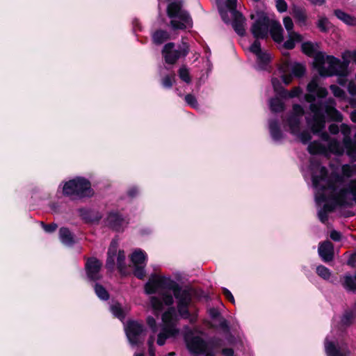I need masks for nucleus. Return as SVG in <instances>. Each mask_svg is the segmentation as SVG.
Here are the masks:
<instances>
[{
	"instance_id": "1",
	"label": "nucleus",
	"mask_w": 356,
	"mask_h": 356,
	"mask_svg": "<svg viewBox=\"0 0 356 356\" xmlns=\"http://www.w3.org/2000/svg\"><path fill=\"white\" fill-rule=\"evenodd\" d=\"M309 169L313 186L316 189L315 200L318 204L325 202L318 212L319 220L325 223L328 213L337 205H351L356 202V180L345 184L340 176L327 177V172L318 161L312 159Z\"/></svg>"
},
{
	"instance_id": "2",
	"label": "nucleus",
	"mask_w": 356,
	"mask_h": 356,
	"mask_svg": "<svg viewBox=\"0 0 356 356\" xmlns=\"http://www.w3.org/2000/svg\"><path fill=\"white\" fill-rule=\"evenodd\" d=\"M146 294H156L151 296L149 302L154 312L157 314L163 309V306H170L174 302L171 293L177 300V310L184 318L189 317L188 307L191 296L188 291L182 289L179 284L170 277L154 274L150 276L145 285Z\"/></svg>"
},
{
	"instance_id": "3",
	"label": "nucleus",
	"mask_w": 356,
	"mask_h": 356,
	"mask_svg": "<svg viewBox=\"0 0 356 356\" xmlns=\"http://www.w3.org/2000/svg\"><path fill=\"white\" fill-rule=\"evenodd\" d=\"M318 77H314L307 86V94L305 95V100L310 103L309 109L312 114V118L307 117L308 126L313 132H319L325 127V117L322 113L324 110L327 115L335 121H341V114L335 108L334 100L328 99L324 104L321 102L315 103L316 99L325 97L328 92L327 89L319 85Z\"/></svg>"
},
{
	"instance_id": "4",
	"label": "nucleus",
	"mask_w": 356,
	"mask_h": 356,
	"mask_svg": "<svg viewBox=\"0 0 356 356\" xmlns=\"http://www.w3.org/2000/svg\"><path fill=\"white\" fill-rule=\"evenodd\" d=\"M349 64L342 63L340 60L332 56H325L318 53L315 56L314 65L321 76H330L333 75L339 76V83L341 85L345 84L344 77L346 76V68Z\"/></svg>"
},
{
	"instance_id": "5",
	"label": "nucleus",
	"mask_w": 356,
	"mask_h": 356,
	"mask_svg": "<svg viewBox=\"0 0 356 356\" xmlns=\"http://www.w3.org/2000/svg\"><path fill=\"white\" fill-rule=\"evenodd\" d=\"M167 13L171 19L170 24L174 30L191 28L193 26L192 19L189 14L181 8L179 1L171 2L167 8Z\"/></svg>"
},
{
	"instance_id": "6",
	"label": "nucleus",
	"mask_w": 356,
	"mask_h": 356,
	"mask_svg": "<svg viewBox=\"0 0 356 356\" xmlns=\"http://www.w3.org/2000/svg\"><path fill=\"white\" fill-rule=\"evenodd\" d=\"M63 193L72 198L90 197L92 195L90 183L81 177L65 182L63 187Z\"/></svg>"
},
{
	"instance_id": "7",
	"label": "nucleus",
	"mask_w": 356,
	"mask_h": 356,
	"mask_svg": "<svg viewBox=\"0 0 356 356\" xmlns=\"http://www.w3.org/2000/svg\"><path fill=\"white\" fill-rule=\"evenodd\" d=\"M177 316L175 309L171 307L165 312L162 315L163 327L158 335L156 343L159 346H163L168 338L175 337L178 334L179 330L176 328Z\"/></svg>"
},
{
	"instance_id": "8",
	"label": "nucleus",
	"mask_w": 356,
	"mask_h": 356,
	"mask_svg": "<svg viewBox=\"0 0 356 356\" xmlns=\"http://www.w3.org/2000/svg\"><path fill=\"white\" fill-rule=\"evenodd\" d=\"M303 114L304 109L300 105H293L292 113L288 118L287 123L291 133L297 136L302 143H307L311 140L310 134L307 131H304L299 134L300 120Z\"/></svg>"
},
{
	"instance_id": "9",
	"label": "nucleus",
	"mask_w": 356,
	"mask_h": 356,
	"mask_svg": "<svg viewBox=\"0 0 356 356\" xmlns=\"http://www.w3.org/2000/svg\"><path fill=\"white\" fill-rule=\"evenodd\" d=\"M188 53V46L186 43L176 47L175 43L169 42L163 47L162 50L163 56L168 64H174L177 60L186 56Z\"/></svg>"
},
{
	"instance_id": "10",
	"label": "nucleus",
	"mask_w": 356,
	"mask_h": 356,
	"mask_svg": "<svg viewBox=\"0 0 356 356\" xmlns=\"http://www.w3.org/2000/svg\"><path fill=\"white\" fill-rule=\"evenodd\" d=\"M118 243L115 241H113L110 245L108 250V257L106 260V268L112 270L114 268L116 260V264L119 270L124 273L125 266L124 260L125 255L124 251H118L117 253Z\"/></svg>"
},
{
	"instance_id": "11",
	"label": "nucleus",
	"mask_w": 356,
	"mask_h": 356,
	"mask_svg": "<svg viewBox=\"0 0 356 356\" xmlns=\"http://www.w3.org/2000/svg\"><path fill=\"white\" fill-rule=\"evenodd\" d=\"M328 148L327 149L324 145L318 143L313 142L308 146V151L312 154H327V151L336 154H341L343 152V148L336 140H332L327 143Z\"/></svg>"
},
{
	"instance_id": "12",
	"label": "nucleus",
	"mask_w": 356,
	"mask_h": 356,
	"mask_svg": "<svg viewBox=\"0 0 356 356\" xmlns=\"http://www.w3.org/2000/svg\"><path fill=\"white\" fill-rule=\"evenodd\" d=\"M283 23L288 33V38L282 45L286 49H292L294 48L296 43L302 40V37L300 34L293 31V22L289 17H284Z\"/></svg>"
},
{
	"instance_id": "13",
	"label": "nucleus",
	"mask_w": 356,
	"mask_h": 356,
	"mask_svg": "<svg viewBox=\"0 0 356 356\" xmlns=\"http://www.w3.org/2000/svg\"><path fill=\"white\" fill-rule=\"evenodd\" d=\"M273 19L261 15L251 28V32L256 39L264 38L268 35Z\"/></svg>"
},
{
	"instance_id": "14",
	"label": "nucleus",
	"mask_w": 356,
	"mask_h": 356,
	"mask_svg": "<svg viewBox=\"0 0 356 356\" xmlns=\"http://www.w3.org/2000/svg\"><path fill=\"white\" fill-rule=\"evenodd\" d=\"M185 341L191 353L193 354L205 353V356H214L212 353L206 352L207 345L199 336L187 334Z\"/></svg>"
},
{
	"instance_id": "15",
	"label": "nucleus",
	"mask_w": 356,
	"mask_h": 356,
	"mask_svg": "<svg viewBox=\"0 0 356 356\" xmlns=\"http://www.w3.org/2000/svg\"><path fill=\"white\" fill-rule=\"evenodd\" d=\"M125 332L129 342L136 345L140 342L144 334L143 325L138 321H129L125 326Z\"/></svg>"
},
{
	"instance_id": "16",
	"label": "nucleus",
	"mask_w": 356,
	"mask_h": 356,
	"mask_svg": "<svg viewBox=\"0 0 356 356\" xmlns=\"http://www.w3.org/2000/svg\"><path fill=\"white\" fill-rule=\"evenodd\" d=\"M146 254L141 250H135L131 256V260L133 264L134 275L139 279H143L145 275V266L146 261Z\"/></svg>"
},
{
	"instance_id": "17",
	"label": "nucleus",
	"mask_w": 356,
	"mask_h": 356,
	"mask_svg": "<svg viewBox=\"0 0 356 356\" xmlns=\"http://www.w3.org/2000/svg\"><path fill=\"white\" fill-rule=\"evenodd\" d=\"M340 130L343 135V145L347 154L353 161H356V142L353 143L350 139V129L343 124Z\"/></svg>"
},
{
	"instance_id": "18",
	"label": "nucleus",
	"mask_w": 356,
	"mask_h": 356,
	"mask_svg": "<svg viewBox=\"0 0 356 356\" xmlns=\"http://www.w3.org/2000/svg\"><path fill=\"white\" fill-rule=\"evenodd\" d=\"M101 267L102 264L99 260L95 258L88 259L86 264L88 277L93 281L99 280L102 277L99 274Z\"/></svg>"
},
{
	"instance_id": "19",
	"label": "nucleus",
	"mask_w": 356,
	"mask_h": 356,
	"mask_svg": "<svg viewBox=\"0 0 356 356\" xmlns=\"http://www.w3.org/2000/svg\"><path fill=\"white\" fill-rule=\"evenodd\" d=\"M106 224L112 229L120 231L127 225V222L119 213H111L106 218Z\"/></svg>"
},
{
	"instance_id": "20",
	"label": "nucleus",
	"mask_w": 356,
	"mask_h": 356,
	"mask_svg": "<svg viewBox=\"0 0 356 356\" xmlns=\"http://www.w3.org/2000/svg\"><path fill=\"white\" fill-rule=\"evenodd\" d=\"M318 252L323 261L327 262L332 260L334 256V248L331 242L325 241L320 243Z\"/></svg>"
},
{
	"instance_id": "21",
	"label": "nucleus",
	"mask_w": 356,
	"mask_h": 356,
	"mask_svg": "<svg viewBox=\"0 0 356 356\" xmlns=\"http://www.w3.org/2000/svg\"><path fill=\"white\" fill-rule=\"evenodd\" d=\"M325 350L327 356H350L349 351L341 348L336 347L334 343L325 339Z\"/></svg>"
},
{
	"instance_id": "22",
	"label": "nucleus",
	"mask_w": 356,
	"mask_h": 356,
	"mask_svg": "<svg viewBox=\"0 0 356 356\" xmlns=\"http://www.w3.org/2000/svg\"><path fill=\"white\" fill-rule=\"evenodd\" d=\"M249 49L257 56V60L259 63H266L270 59L268 54L262 51L261 48V44L258 39H257L253 42V44L250 47Z\"/></svg>"
},
{
	"instance_id": "23",
	"label": "nucleus",
	"mask_w": 356,
	"mask_h": 356,
	"mask_svg": "<svg viewBox=\"0 0 356 356\" xmlns=\"http://www.w3.org/2000/svg\"><path fill=\"white\" fill-rule=\"evenodd\" d=\"M270 33L273 40L277 44H282L283 42V30L280 24L273 20L271 22Z\"/></svg>"
},
{
	"instance_id": "24",
	"label": "nucleus",
	"mask_w": 356,
	"mask_h": 356,
	"mask_svg": "<svg viewBox=\"0 0 356 356\" xmlns=\"http://www.w3.org/2000/svg\"><path fill=\"white\" fill-rule=\"evenodd\" d=\"M234 20L232 26L234 31L240 35H243L245 33V18L241 13H235L233 15Z\"/></svg>"
},
{
	"instance_id": "25",
	"label": "nucleus",
	"mask_w": 356,
	"mask_h": 356,
	"mask_svg": "<svg viewBox=\"0 0 356 356\" xmlns=\"http://www.w3.org/2000/svg\"><path fill=\"white\" fill-rule=\"evenodd\" d=\"M337 17L347 25L356 26V18L344 13L342 10H337L334 12Z\"/></svg>"
},
{
	"instance_id": "26",
	"label": "nucleus",
	"mask_w": 356,
	"mask_h": 356,
	"mask_svg": "<svg viewBox=\"0 0 356 356\" xmlns=\"http://www.w3.org/2000/svg\"><path fill=\"white\" fill-rule=\"evenodd\" d=\"M60 240L64 245H69L73 243V236L67 228H60L59 230Z\"/></svg>"
},
{
	"instance_id": "27",
	"label": "nucleus",
	"mask_w": 356,
	"mask_h": 356,
	"mask_svg": "<svg viewBox=\"0 0 356 356\" xmlns=\"http://www.w3.org/2000/svg\"><path fill=\"white\" fill-rule=\"evenodd\" d=\"M270 132L275 140H279L282 138V133L280 130L277 121H271L269 124Z\"/></svg>"
},
{
	"instance_id": "28",
	"label": "nucleus",
	"mask_w": 356,
	"mask_h": 356,
	"mask_svg": "<svg viewBox=\"0 0 356 356\" xmlns=\"http://www.w3.org/2000/svg\"><path fill=\"white\" fill-rule=\"evenodd\" d=\"M152 38L155 44H160L169 38V34L164 31H157L153 34Z\"/></svg>"
},
{
	"instance_id": "29",
	"label": "nucleus",
	"mask_w": 356,
	"mask_h": 356,
	"mask_svg": "<svg viewBox=\"0 0 356 356\" xmlns=\"http://www.w3.org/2000/svg\"><path fill=\"white\" fill-rule=\"evenodd\" d=\"M305 66L301 63H294L291 66V73L296 77H301L305 73Z\"/></svg>"
},
{
	"instance_id": "30",
	"label": "nucleus",
	"mask_w": 356,
	"mask_h": 356,
	"mask_svg": "<svg viewBox=\"0 0 356 356\" xmlns=\"http://www.w3.org/2000/svg\"><path fill=\"white\" fill-rule=\"evenodd\" d=\"M343 286L349 291L356 292V276L353 277L350 275H346L344 277Z\"/></svg>"
},
{
	"instance_id": "31",
	"label": "nucleus",
	"mask_w": 356,
	"mask_h": 356,
	"mask_svg": "<svg viewBox=\"0 0 356 356\" xmlns=\"http://www.w3.org/2000/svg\"><path fill=\"white\" fill-rule=\"evenodd\" d=\"M270 108L273 112H280L284 109V104L278 98L272 99L270 101Z\"/></svg>"
},
{
	"instance_id": "32",
	"label": "nucleus",
	"mask_w": 356,
	"mask_h": 356,
	"mask_svg": "<svg viewBox=\"0 0 356 356\" xmlns=\"http://www.w3.org/2000/svg\"><path fill=\"white\" fill-rule=\"evenodd\" d=\"M293 15L297 19V21L304 24L306 20V15L303 10L298 8H295L293 10Z\"/></svg>"
},
{
	"instance_id": "33",
	"label": "nucleus",
	"mask_w": 356,
	"mask_h": 356,
	"mask_svg": "<svg viewBox=\"0 0 356 356\" xmlns=\"http://www.w3.org/2000/svg\"><path fill=\"white\" fill-rule=\"evenodd\" d=\"M302 50L305 54L309 56H313L316 51V45L309 42H303Z\"/></svg>"
},
{
	"instance_id": "34",
	"label": "nucleus",
	"mask_w": 356,
	"mask_h": 356,
	"mask_svg": "<svg viewBox=\"0 0 356 356\" xmlns=\"http://www.w3.org/2000/svg\"><path fill=\"white\" fill-rule=\"evenodd\" d=\"M95 291L97 296L102 300H107L109 298L108 293L106 290L99 284H95Z\"/></svg>"
},
{
	"instance_id": "35",
	"label": "nucleus",
	"mask_w": 356,
	"mask_h": 356,
	"mask_svg": "<svg viewBox=\"0 0 356 356\" xmlns=\"http://www.w3.org/2000/svg\"><path fill=\"white\" fill-rule=\"evenodd\" d=\"M111 311L112 314L117 318L120 319H123L124 318V312L118 303H115L111 307Z\"/></svg>"
},
{
	"instance_id": "36",
	"label": "nucleus",
	"mask_w": 356,
	"mask_h": 356,
	"mask_svg": "<svg viewBox=\"0 0 356 356\" xmlns=\"http://www.w3.org/2000/svg\"><path fill=\"white\" fill-rule=\"evenodd\" d=\"M317 274L324 280H328L331 276L330 270L324 266H318L316 268Z\"/></svg>"
},
{
	"instance_id": "37",
	"label": "nucleus",
	"mask_w": 356,
	"mask_h": 356,
	"mask_svg": "<svg viewBox=\"0 0 356 356\" xmlns=\"http://www.w3.org/2000/svg\"><path fill=\"white\" fill-rule=\"evenodd\" d=\"M341 171L343 176L350 177L356 172V165H343Z\"/></svg>"
},
{
	"instance_id": "38",
	"label": "nucleus",
	"mask_w": 356,
	"mask_h": 356,
	"mask_svg": "<svg viewBox=\"0 0 356 356\" xmlns=\"http://www.w3.org/2000/svg\"><path fill=\"white\" fill-rule=\"evenodd\" d=\"M317 26L321 31L326 32L330 28V22L327 18L322 17L319 18Z\"/></svg>"
},
{
	"instance_id": "39",
	"label": "nucleus",
	"mask_w": 356,
	"mask_h": 356,
	"mask_svg": "<svg viewBox=\"0 0 356 356\" xmlns=\"http://www.w3.org/2000/svg\"><path fill=\"white\" fill-rule=\"evenodd\" d=\"M302 92V89L300 87H295L293 88L290 92L288 91H284V97H289V98H293L296 97H299Z\"/></svg>"
},
{
	"instance_id": "40",
	"label": "nucleus",
	"mask_w": 356,
	"mask_h": 356,
	"mask_svg": "<svg viewBox=\"0 0 356 356\" xmlns=\"http://www.w3.org/2000/svg\"><path fill=\"white\" fill-rule=\"evenodd\" d=\"M179 76L181 80L186 83L191 82L189 71L186 67H181L179 70Z\"/></svg>"
},
{
	"instance_id": "41",
	"label": "nucleus",
	"mask_w": 356,
	"mask_h": 356,
	"mask_svg": "<svg viewBox=\"0 0 356 356\" xmlns=\"http://www.w3.org/2000/svg\"><path fill=\"white\" fill-rule=\"evenodd\" d=\"M330 90H332L333 95L336 97L343 99L346 96L345 92L341 89L339 87L335 85H331L330 87Z\"/></svg>"
},
{
	"instance_id": "42",
	"label": "nucleus",
	"mask_w": 356,
	"mask_h": 356,
	"mask_svg": "<svg viewBox=\"0 0 356 356\" xmlns=\"http://www.w3.org/2000/svg\"><path fill=\"white\" fill-rule=\"evenodd\" d=\"M343 58L344 60L343 64H346L347 61H349V63L353 61L356 63V51L345 52Z\"/></svg>"
},
{
	"instance_id": "43",
	"label": "nucleus",
	"mask_w": 356,
	"mask_h": 356,
	"mask_svg": "<svg viewBox=\"0 0 356 356\" xmlns=\"http://www.w3.org/2000/svg\"><path fill=\"white\" fill-rule=\"evenodd\" d=\"M237 0H226L225 5L227 10L232 13V15L238 13L236 10Z\"/></svg>"
},
{
	"instance_id": "44",
	"label": "nucleus",
	"mask_w": 356,
	"mask_h": 356,
	"mask_svg": "<svg viewBox=\"0 0 356 356\" xmlns=\"http://www.w3.org/2000/svg\"><path fill=\"white\" fill-rule=\"evenodd\" d=\"M175 81V75L166 76L162 81V85L163 87L169 88H170Z\"/></svg>"
},
{
	"instance_id": "45",
	"label": "nucleus",
	"mask_w": 356,
	"mask_h": 356,
	"mask_svg": "<svg viewBox=\"0 0 356 356\" xmlns=\"http://www.w3.org/2000/svg\"><path fill=\"white\" fill-rule=\"evenodd\" d=\"M154 342V338L153 336H151L148 340V346H149V353L151 356H155L154 355V350H153V346ZM134 356H144L142 353H136L134 355Z\"/></svg>"
},
{
	"instance_id": "46",
	"label": "nucleus",
	"mask_w": 356,
	"mask_h": 356,
	"mask_svg": "<svg viewBox=\"0 0 356 356\" xmlns=\"http://www.w3.org/2000/svg\"><path fill=\"white\" fill-rule=\"evenodd\" d=\"M185 101L186 103L192 106L193 108H197V102L195 99V97L192 95H187L185 97Z\"/></svg>"
},
{
	"instance_id": "47",
	"label": "nucleus",
	"mask_w": 356,
	"mask_h": 356,
	"mask_svg": "<svg viewBox=\"0 0 356 356\" xmlns=\"http://www.w3.org/2000/svg\"><path fill=\"white\" fill-rule=\"evenodd\" d=\"M276 8L279 12L283 13L287 9V4L284 0H277Z\"/></svg>"
},
{
	"instance_id": "48",
	"label": "nucleus",
	"mask_w": 356,
	"mask_h": 356,
	"mask_svg": "<svg viewBox=\"0 0 356 356\" xmlns=\"http://www.w3.org/2000/svg\"><path fill=\"white\" fill-rule=\"evenodd\" d=\"M147 323L152 329V332L155 333L157 330L156 320L152 316H148L147 318Z\"/></svg>"
},
{
	"instance_id": "49",
	"label": "nucleus",
	"mask_w": 356,
	"mask_h": 356,
	"mask_svg": "<svg viewBox=\"0 0 356 356\" xmlns=\"http://www.w3.org/2000/svg\"><path fill=\"white\" fill-rule=\"evenodd\" d=\"M41 225H42L44 230L48 233H51V232H54L58 227L57 225L55 223L45 225L43 222H41Z\"/></svg>"
},
{
	"instance_id": "50",
	"label": "nucleus",
	"mask_w": 356,
	"mask_h": 356,
	"mask_svg": "<svg viewBox=\"0 0 356 356\" xmlns=\"http://www.w3.org/2000/svg\"><path fill=\"white\" fill-rule=\"evenodd\" d=\"M353 318V314L350 313H347L343 316L341 322L343 325H348L351 323Z\"/></svg>"
},
{
	"instance_id": "51",
	"label": "nucleus",
	"mask_w": 356,
	"mask_h": 356,
	"mask_svg": "<svg viewBox=\"0 0 356 356\" xmlns=\"http://www.w3.org/2000/svg\"><path fill=\"white\" fill-rule=\"evenodd\" d=\"M272 85L274 88V90L276 92H279L281 89V83L278 79L277 78H273L272 79Z\"/></svg>"
},
{
	"instance_id": "52",
	"label": "nucleus",
	"mask_w": 356,
	"mask_h": 356,
	"mask_svg": "<svg viewBox=\"0 0 356 356\" xmlns=\"http://www.w3.org/2000/svg\"><path fill=\"white\" fill-rule=\"evenodd\" d=\"M330 238L335 241H339L341 239V234L337 231L333 230L330 233Z\"/></svg>"
},
{
	"instance_id": "53",
	"label": "nucleus",
	"mask_w": 356,
	"mask_h": 356,
	"mask_svg": "<svg viewBox=\"0 0 356 356\" xmlns=\"http://www.w3.org/2000/svg\"><path fill=\"white\" fill-rule=\"evenodd\" d=\"M223 293H224L225 296H226V298L227 299H229L231 302L234 303V296H233V295L232 294V293L229 290H227L226 289H223Z\"/></svg>"
},
{
	"instance_id": "54",
	"label": "nucleus",
	"mask_w": 356,
	"mask_h": 356,
	"mask_svg": "<svg viewBox=\"0 0 356 356\" xmlns=\"http://www.w3.org/2000/svg\"><path fill=\"white\" fill-rule=\"evenodd\" d=\"M329 130L331 134H336L339 131V128L337 124H332L329 127Z\"/></svg>"
},
{
	"instance_id": "55",
	"label": "nucleus",
	"mask_w": 356,
	"mask_h": 356,
	"mask_svg": "<svg viewBox=\"0 0 356 356\" xmlns=\"http://www.w3.org/2000/svg\"><path fill=\"white\" fill-rule=\"evenodd\" d=\"M282 81L286 84L289 85L292 81V76L291 75H284L282 77Z\"/></svg>"
},
{
	"instance_id": "56",
	"label": "nucleus",
	"mask_w": 356,
	"mask_h": 356,
	"mask_svg": "<svg viewBox=\"0 0 356 356\" xmlns=\"http://www.w3.org/2000/svg\"><path fill=\"white\" fill-rule=\"evenodd\" d=\"M222 354L225 356H232L234 351L232 348H225L222 350Z\"/></svg>"
},
{
	"instance_id": "57",
	"label": "nucleus",
	"mask_w": 356,
	"mask_h": 356,
	"mask_svg": "<svg viewBox=\"0 0 356 356\" xmlns=\"http://www.w3.org/2000/svg\"><path fill=\"white\" fill-rule=\"evenodd\" d=\"M220 15H221V17H222V19L225 22H227L228 21V17L227 16L226 11H225L223 9H220Z\"/></svg>"
},
{
	"instance_id": "58",
	"label": "nucleus",
	"mask_w": 356,
	"mask_h": 356,
	"mask_svg": "<svg viewBox=\"0 0 356 356\" xmlns=\"http://www.w3.org/2000/svg\"><path fill=\"white\" fill-rule=\"evenodd\" d=\"M314 4L321 5L324 3L325 0H309Z\"/></svg>"
},
{
	"instance_id": "59",
	"label": "nucleus",
	"mask_w": 356,
	"mask_h": 356,
	"mask_svg": "<svg viewBox=\"0 0 356 356\" xmlns=\"http://www.w3.org/2000/svg\"><path fill=\"white\" fill-rule=\"evenodd\" d=\"M138 192L137 189L134 188H131L129 190V195L131 196V197H134L135 195V194H136Z\"/></svg>"
},
{
	"instance_id": "60",
	"label": "nucleus",
	"mask_w": 356,
	"mask_h": 356,
	"mask_svg": "<svg viewBox=\"0 0 356 356\" xmlns=\"http://www.w3.org/2000/svg\"><path fill=\"white\" fill-rule=\"evenodd\" d=\"M210 314L213 317H216L218 315V312L216 309H211L210 310Z\"/></svg>"
},
{
	"instance_id": "61",
	"label": "nucleus",
	"mask_w": 356,
	"mask_h": 356,
	"mask_svg": "<svg viewBox=\"0 0 356 356\" xmlns=\"http://www.w3.org/2000/svg\"><path fill=\"white\" fill-rule=\"evenodd\" d=\"M351 119L353 121L356 122V111H353L351 113Z\"/></svg>"
},
{
	"instance_id": "62",
	"label": "nucleus",
	"mask_w": 356,
	"mask_h": 356,
	"mask_svg": "<svg viewBox=\"0 0 356 356\" xmlns=\"http://www.w3.org/2000/svg\"><path fill=\"white\" fill-rule=\"evenodd\" d=\"M322 138L324 140L327 141L328 139V135L327 134H323Z\"/></svg>"
},
{
	"instance_id": "63",
	"label": "nucleus",
	"mask_w": 356,
	"mask_h": 356,
	"mask_svg": "<svg viewBox=\"0 0 356 356\" xmlns=\"http://www.w3.org/2000/svg\"><path fill=\"white\" fill-rule=\"evenodd\" d=\"M175 355V353L174 352H171L168 354V355L170 356H174Z\"/></svg>"
},
{
	"instance_id": "64",
	"label": "nucleus",
	"mask_w": 356,
	"mask_h": 356,
	"mask_svg": "<svg viewBox=\"0 0 356 356\" xmlns=\"http://www.w3.org/2000/svg\"><path fill=\"white\" fill-rule=\"evenodd\" d=\"M354 308L356 309V302H355Z\"/></svg>"
}]
</instances>
